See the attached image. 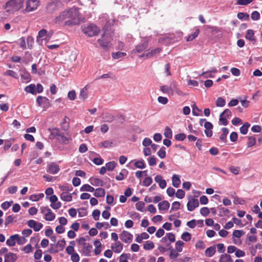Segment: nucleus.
<instances>
[{
	"instance_id": "f257e3e1",
	"label": "nucleus",
	"mask_w": 262,
	"mask_h": 262,
	"mask_svg": "<svg viewBox=\"0 0 262 262\" xmlns=\"http://www.w3.org/2000/svg\"><path fill=\"white\" fill-rule=\"evenodd\" d=\"M55 23L64 22L66 26H74L78 25L80 22L78 9L73 7L61 12L54 19Z\"/></svg>"
},
{
	"instance_id": "f03ea898",
	"label": "nucleus",
	"mask_w": 262,
	"mask_h": 262,
	"mask_svg": "<svg viewBox=\"0 0 262 262\" xmlns=\"http://www.w3.org/2000/svg\"><path fill=\"white\" fill-rule=\"evenodd\" d=\"M24 3V0H10L6 3L4 8L7 12L13 13L21 9Z\"/></svg>"
},
{
	"instance_id": "7ed1b4c3",
	"label": "nucleus",
	"mask_w": 262,
	"mask_h": 262,
	"mask_svg": "<svg viewBox=\"0 0 262 262\" xmlns=\"http://www.w3.org/2000/svg\"><path fill=\"white\" fill-rule=\"evenodd\" d=\"M82 31L89 37L97 35L99 32V28L95 24H86L81 27Z\"/></svg>"
},
{
	"instance_id": "20e7f679",
	"label": "nucleus",
	"mask_w": 262,
	"mask_h": 262,
	"mask_svg": "<svg viewBox=\"0 0 262 262\" xmlns=\"http://www.w3.org/2000/svg\"><path fill=\"white\" fill-rule=\"evenodd\" d=\"M39 5L38 0H27L25 8L26 12H30L36 10Z\"/></svg>"
},
{
	"instance_id": "39448f33",
	"label": "nucleus",
	"mask_w": 262,
	"mask_h": 262,
	"mask_svg": "<svg viewBox=\"0 0 262 262\" xmlns=\"http://www.w3.org/2000/svg\"><path fill=\"white\" fill-rule=\"evenodd\" d=\"M133 236L128 231H123L120 234V239L124 243L129 244L133 241Z\"/></svg>"
},
{
	"instance_id": "423d86ee",
	"label": "nucleus",
	"mask_w": 262,
	"mask_h": 262,
	"mask_svg": "<svg viewBox=\"0 0 262 262\" xmlns=\"http://www.w3.org/2000/svg\"><path fill=\"white\" fill-rule=\"evenodd\" d=\"M60 170L59 166L55 163L52 162L48 164L47 171L52 174H55Z\"/></svg>"
},
{
	"instance_id": "0eeeda50",
	"label": "nucleus",
	"mask_w": 262,
	"mask_h": 262,
	"mask_svg": "<svg viewBox=\"0 0 262 262\" xmlns=\"http://www.w3.org/2000/svg\"><path fill=\"white\" fill-rule=\"evenodd\" d=\"M28 225L30 228H33L36 232L39 231L43 227V225L41 223L37 222L33 220H29L28 222Z\"/></svg>"
},
{
	"instance_id": "6e6552de",
	"label": "nucleus",
	"mask_w": 262,
	"mask_h": 262,
	"mask_svg": "<svg viewBox=\"0 0 262 262\" xmlns=\"http://www.w3.org/2000/svg\"><path fill=\"white\" fill-rule=\"evenodd\" d=\"M148 47V42L147 41H144L142 43H139L137 45L135 49L132 51V54L140 53L143 52L145 49Z\"/></svg>"
},
{
	"instance_id": "1a4fd4ad",
	"label": "nucleus",
	"mask_w": 262,
	"mask_h": 262,
	"mask_svg": "<svg viewBox=\"0 0 262 262\" xmlns=\"http://www.w3.org/2000/svg\"><path fill=\"white\" fill-rule=\"evenodd\" d=\"M169 86L171 92V95H172L174 93H176L180 96L183 94V92L178 87L176 81H172Z\"/></svg>"
},
{
	"instance_id": "9d476101",
	"label": "nucleus",
	"mask_w": 262,
	"mask_h": 262,
	"mask_svg": "<svg viewBox=\"0 0 262 262\" xmlns=\"http://www.w3.org/2000/svg\"><path fill=\"white\" fill-rule=\"evenodd\" d=\"M161 51V49L160 48H157L155 49L151 50V51L147 50L145 53L140 56V57H146V58H150L152 56H154L159 53H160Z\"/></svg>"
},
{
	"instance_id": "9b49d317",
	"label": "nucleus",
	"mask_w": 262,
	"mask_h": 262,
	"mask_svg": "<svg viewBox=\"0 0 262 262\" xmlns=\"http://www.w3.org/2000/svg\"><path fill=\"white\" fill-rule=\"evenodd\" d=\"M199 205L198 199L192 198L189 200L187 204L188 210L192 211L197 208Z\"/></svg>"
},
{
	"instance_id": "f8f14e48",
	"label": "nucleus",
	"mask_w": 262,
	"mask_h": 262,
	"mask_svg": "<svg viewBox=\"0 0 262 262\" xmlns=\"http://www.w3.org/2000/svg\"><path fill=\"white\" fill-rule=\"evenodd\" d=\"M17 259V255L12 252L7 253L4 255V262H15Z\"/></svg>"
},
{
	"instance_id": "ddd939ff",
	"label": "nucleus",
	"mask_w": 262,
	"mask_h": 262,
	"mask_svg": "<svg viewBox=\"0 0 262 262\" xmlns=\"http://www.w3.org/2000/svg\"><path fill=\"white\" fill-rule=\"evenodd\" d=\"M111 248L115 253H119L122 251L123 245L119 241L112 244Z\"/></svg>"
},
{
	"instance_id": "4468645a",
	"label": "nucleus",
	"mask_w": 262,
	"mask_h": 262,
	"mask_svg": "<svg viewBox=\"0 0 262 262\" xmlns=\"http://www.w3.org/2000/svg\"><path fill=\"white\" fill-rule=\"evenodd\" d=\"M90 86L88 84L86 85L83 88L80 92L79 95V98L82 100H84L88 97V90Z\"/></svg>"
},
{
	"instance_id": "2eb2a0df",
	"label": "nucleus",
	"mask_w": 262,
	"mask_h": 262,
	"mask_svg": "<svg viewBox=\"0 0 262 262\" xmlns=\"http://www.w3.org/2000/svg\"><path fill=\"white\" fill-rule=\"evenodd\" d=\"M36 102L39 106L42 105H48L49 104V100L46 97L38 96L36 99Z\"/></svg>"
},
{
	"instance_id": "dca6fc26",
	"label": "nucleus",
	"mask_w": 262,
	"mask_h": 262,
	"mask_svg": "<svg viewBox=\"0 0 262 262\" xmlns=\"http://www.w3.org/2000/svg\"><path fill=\"white\" fill-rule=\"evenodd\" d=\"M49 131L50 133V138H56L57 140L61 134L60 130L57 128H49Z\"/></svg>"
},
{
	"instance_id": "f3484780",
	"label": "nucleus",
	"mask_w": 262,
	"mask_h": 262,
	"mask_svg": "<svg viewBox=\"0 0 262 262\" xmlns=\"http://www.w3.org/2000/svg\"><path fill=\"white\" fill-rule=\"evenodd\" d=\"M92 246L89 243H86L83 246L82 252L85 256H89L92 249Z\"/></svg>"
},
{
	"instance_id": "a211bd4d",
	"label": "nucleus",
	"mask_w": 262,
	"mask_h": 262,
	"mask_svg": "<svg viewBox=\"0 0 262 262\" xmlns=\"http://www.w3.org/2000/svg\"><path fill=\"white\" fill-rule=\"evenodd\" d=\"M245 38L252 42H255L256 39L254 36V32L252 30L248 29L247 30L246 34L245 35Z\"/></svg>"
},
{
	"instance_id": "6ab92c4d",
	"label": "nucleus",
	"mask_w": 262,
	"mask_h": 262,
	"mask_svg": "<svg viewBox=\"0 0 262 262\" xmlns=\"http://www.w3.org/2000/svg\"><path fill=\"white\" fill-rule=\"evenodd\" d=\"M18 237V234H14L10 236V237L6 241V244L8 246H14L16 242V238Z\"/></svg>"
},
{
	"instance_id": "aec40b11",
	"label": "nucleus",
	"mask_w": 262,
	"mask_h": 262,
	"mask_svg": "<svg viewBox=\"0 0 262 262\" xmlns=\"http://www.w3.org/2000/svg\"><path fill=\"white\" fill-rule=\"evenodd\" d=\"M217 70L214 68H212L210 70L203 72L201 75L203 76L204 78H213L214 76L212 73L215 74L217 72Z\"/></svg>"
},
{
	"instance_id": "412c9836",
	"label": "nucleus",
	"mask_w": 262,
	"mask_h": 262,
	"mask_svg": "<svg viewBox=\"0 0 262 262\" xmlns=\"http://www.w3.org/2000/svg\"><path fill=\"white\" fill-rule=\"evenodd\" d=\"M172 185L176 188H178L181 184L180 177L179 175L174 174L172 177Z\"/></svg>"
},
{
	"instance_id": "4be33fe9",
	"label": "nucleus",
	"mask_w": 262,
	"mask_h": 262,
	"mask_svg": "<svg viewBox=\"0 0 262 262\" xmlns=\"http://www.w3.org/2000/svg\"><path fill=\"white\" fill-rule=\"evenodd\" d=\"M245 234V232L243 230H234L233 232V233H232V236H233V237H232V239H233V243L235 244H237V242H236V241L234 238V237H236V238H240L242 235H244Z\"/></svg>"
},
{
	"instance_id": "5701e85b",
	"label": "nucleus",
	"mask_w": 262,
	"mask_h": 262,
	"mask_svg": "<svg viewBox=\"0 0 262 262\" xmlns=\"http://www.w3.org/2000/svg\"><path fill=\"white\" fill-rule=\"evenodd\" d=\"M170 204L167 201H163L158 204V208L160 211L167 210L169 208Z\"/></svg>"
},
{
	"instance_id": "b1692460",
	"label": "nucleus",
	"mask_w": 262,
	"mask_h": 262,
	"mask_svg": "<svg viewBox=\"0 0 262 262\" xmlns=\"http://www.w3.org/2000/svg\"><path fill=\"white\" fill-rule=\"evenodd\" d=\"M72 139L71 138L67 137L62 134H60L59 137L57 139V141H58L59 143L66 145L68 144L70 141Z\"/></svg>"
},
{
	"instance_id": "393cba45",
	"label": "nucleus",
	"mask_w": 262,
	"mask_h": 262,
	"mask_svg": "<svg viewBox=\"0 0 262 262\" xmlns=\"http://www.w3.org/2000/svg\"><path fill=\"white\" fill-rule=\"evenodd\" d=\"M168 250L170 251L169 254V256L170 259L174 260L179 255V253L180 252H178L177 250L173 249L172 247H169Z\"/></svg>"
},
{
	"instance_id": "a878e982",
	"label": "nucleus",
	"mask_w": 262,
	"mask_h": 262,
	"mask_svg": "<svg viewBox=\"0 0 262 262\" xmlns=\"http://www.w3.org/2000/svg\"><path fill=\"white\" fill-rule=\"evenodd\" d=\"M60 199L66 202H70L72 200V196L71 193L68 192H63L61 193L60 196Z\"/></svg>"
},
{
	"instance_id": "bb28decb",
	"label": "nucleus",
	"mask_w": 262,
	"mask_h": 262,
	"mask_svg": "<svg viewBox=\"0 0 262 262\" xmlns=\"http://www.w3.org/2000/svg\"><path fill=\"white\" fill-rule=\"evenodd\" d=\"M36 85L34 84H31L25 88V91L26 92L28 93H30L33 95H36V91L35 90Z\"/></svg>"
},
{
	"instance_id": "cd10ccee",
	"label": "nucleus",
	"mask_w": 262,
	"mask_h": 262,
	"mask_svg": "<svg viewBox=\"0 0 262 262\" xmlns=\"http://www.w3.org/2000/svg\"><path fill=\"white\" fill-rule=\"evenodd\" d=\"M223 133L220 137V139L224 143H226L227 142V136L229 133V130L226 127H224L222 129Z\"/></svg>"
},
{
	"instance_id": "c85d7f7f",
	"label": "nucleus",
	"mask_w": 262,
	"mask_h": 262,
	"mask_svg": "<svg viewBox=\"0 0 262 262\" xmlns=\"http://www.w3.org/2000/svg\"><path fill=\"white\" fill-rule=\"evenodd\" d=\"M215 247L211 246L206 249L205 254L206 256L211 257L215 254Z\"/></svg>"
},
{
	"instance_id": "c756f323",
	"label": "nucleus",
	"mask_w": 262,
	"mask_h": 262,
	"mask_svg": "<svg viewBox=\"0 0 262 262\" xmlns=\"http://www.w3.org/2000/svg\"><path fill=\"white\" fill-rule=\"evenodd\" d=\"M97 41L99 43L100 46L104 49L106 48L108 46V42L105 38L104 34L102 36L101 38L98 39Z\"/></svg>"
},
{
	"instance_id": "7c9ffc66",
	"label": "nucleus",
	"mask_w": 262,
	"mask_h": 262,
	"mask_svg": "<svg viewBox=\"0 0 262 262\" xmlns=\"http://www.w3.org/2000/svg\"><path fill=\"white\" fill-rule=\"evenodd\" d=\"M94 195L97 198L103 197L105 195V190L102 188H97L94 190Z\"/></svg>"
},
{
	"instance_id": "2f4dec72",
	"label": "nucleus",
	"mask_w": 262,
	"mask_h": 262,
	"mask_svg": "<svg viewBox=\"0 0 262 262\" xmlns=\"http://www.w3.org/2000/svg\"><path fill=\"white\" fill-rule=\"evenodd\" d=\"M90 180L91 184L93 185L96 186H103V182L101 180H100L99 179L91 178L90 179Z\"/></svg>"
},
{
	"instance_id": "473e14b6",
	"label": "nucleus",
	"mask_w": 262,
	"mask_h": 262,
	"mask_svg": "<svg viewBox=\"0 0 262 262\" xmlns=\"http://www.w3.org/2000/svg\"><path fill=\"white\" fill-rule=\"evenodd\" d=\"M104 121L111 123L114 120V116L110 113L104 114L103 116Z\"/></svg>"
},
{
	"instance_id": "72a5a7b5",
	"label": "nucleus",
	"mask_w": 262,
	"mask_h": 262,
	"mask_svg": "<svg viewBox=\"0 0 262 262\" xmlns=\"http://www.w3.org/2000/svg\"><path fill=\"white\" fill-rule=\"evenodd\" d=\"M45 219L46 221H52L55 219V215L50 209L49 212L45 215Z\"/></svg>"
},
{
	"instance_id": "f704fd0d",
	"label": "nucleus",
	"mask_w": 262,
	"mask_h": 262,
	"mask_svg": "<svg viewBox=\"0 0 262 262\" xmlns=\"http://www.w3.org/2000/svg\"><path fill=\"white\" fill-rule=\"evenodd\" d=\"M219 261L220 262H232L231 256L227 254H222Z\"/></svg>"
},
{
	"instance_id": "c9c22d12",
	"label": "nucleus",
	"mask_w": 262,
	"mask_h": 262,
	"mask_svg": "<svg viewBox=\"0 0 262 262\" xmlns=\"http://www.w3.org/2000/svg\"><path fill=\"white\" fill-rule=\"evenodd\" d=\"M117 165V164L116 162L111 161L106 163L105 167L107 170L112 171L115 169Z\"/></svg>"
},
{
	"instance_id": "e433bc0d",
	"label": "nucleus",
	"mask_w": 262,
	"mask_h": 262,
	"mask_svg": "<svg viewBox=\"0 0 262 262\" xmlns=\"http://www.w3.org/2000/svg\"><path fill=\"white\" fill-rule=\"evenodd\" d=\"M250 124L248 123H245L243 126H242L240 128V132L243 135H246L247 134L248 131V128L250 127Z\"/></svg>"
},
{
	"instance_id": "4c0bfd02",
	"label": "nucleus",
	"mask_w": 262,
	"mask_h": 262,
	"mask_svg": "<svg viewBox=\"0 0 262 262\" xmlns=\"http://www.w3.org/2000/svg\"><path fill=\"white\" fill-rule=\"evenodd\" d=\"M95 189L89 184L83 185L80 188L81 191L93 192Z\"/></svg>"
},
{
	"instance_id": "58836bf2",
	"label": "nucleus",
	"mask_w": 262,
	"mask_h": 262,
	"mask_svg": "<svg viewBox=\"0 0 262 262\" xmlns=\"http://www.w3.org/2000/svg\"><path fill=\"white\" fill-rule=\"evenodd\" d=\"M164 135L166 138L168 139L172 138V131L168 126L165 127L164 129Z\"/></svg>"
},
{
	"instance_id": "ea45409f",
	"label": "nucleus",
	"mask_w": 262,
	"mask_h": 262,
	"mask_svg": "<svg viewBox=\"0 0 262 262\" xmlns=\"http://www.w3.org/2000/svg\"><path fill=\"white\" fill-rule=\"evenodd\" d=\"M154 244L152 242L150 241H147L145 242L144 244L143 245V248L146 250H149L154 249Z\"/></svg>"
},
{
	"instance_id": "a19ab883",
	"label": "nucleus",
	"mask_w": 262,
	"mask_h": 262,
	"mask_svg": "<svg viewBox=\"0 0 262 262\" xmlns=\"http://www.w3.org/2000/svg\"><path fill=\"white\" fill-rule=\"evenodd\" d=\"M130 254L129 253H122L119 256V262H129L128 259L129 258Z\"/></svg>"
},
{
	"instance_id": "79ce46f5",
	"label": "nucleus",
	"mask_w": 262,
	"mask_h": 262,
	"mask_svg": "<svg viewBox=\"0 0 262 262\" xmlns=\"http://www.w3.org/2000/svg\"><path fill=\"white\" fill-rule=\"evenodd\" d=\"M126 54L125 52H117L116 53H112V56L113 58L118 59L126 56Z\"/></svg>"
},
{
	"instance_id": "37998d69",
	"label": "nucleus",
	"mask_w": 262,
	"mask_h": 262,
	"mask_svg": "<svg viewBox=\"0 0 262 262\" xmlns=\"http://www.w3.org/2000/svg\"><path fill=\"white\" fill-rule=\"evenodd\" d=\"M184 245L183 242L181 241H178L175 244V250L178 252H181L183 250V247Z\"/></svg>"
},
{
	"instance_id": "c03bdc74",
	"label": "nucleus",
	"mask_w": 262,
	"mask_h": 262,
	"mask_svg": "<svg viewBox=\"0 0 262 262\" xmlns=\"http://www.w3.org/2000/svg\"><path fill=\"white\" fill-rule=\"evenodd\" d=\"M134 165L136 167L140 169H143L146 167V165L143 160L137 161Z\"/></svg>"
},
{
	"instance_id": "a18cd8bd",
	"label": "nucleus",
	"mask_w": 262,
	"mask_h": 262,
	"mask_svg": "<svg viewBox=\"0 0 262 262\" xmlns=\"http://www.w3.org/2000/svg\"><path fill=\"white\" fill-rule=\"evenodd\" d=\"M4 75L5 76H9L12 77L15 79L18 78V76H17V73L12 70H7L4 73Z\"/></svg>"
},
{
	"instance_id": "49530a36",
	"label": "nucleus",
	"mask_w": 262,
	"mask_h": 262,
	"mask_svg": "<svg viewBox=\"0 0 262 262\" xmlns=\"http://www.w3.org/2000/svg\"><path fill=\"white\" fill-rule=\"evenodd\" d=\"M225 100L222 97H219L215 102V104L217 107H223L225 105Z\"/></svg>"
},
{
	"instance_id": "de8ad7c7",
	"label": "nucleus",
	"mask_w": 262,
	"mask_h": 262,
	"mask_svg": "<svg viewBox=\"0 0 262 262\" xmlns=\"http://www.w3.org/2000/svg\"><path fill=\"white\" fill-rule=\"evenodd\" d=\"M199 34V30L197 29L195 30V31L193 33H192L191 35H189L187 37L186 40L187 41H190L193 40L198 36Z\"/></svg>"
},
{
	"instance_id": "09e8293b",
	"label": "nucleus",
	"mask_w": 262,
	"mask_h": 262,
	"mask_svg": "<svg viewBox=\"0 0 262 262\" xmlns=\"http://www.w3.org/2000/svg\"><path fill=\"white\" fill-rule=\"evenodd\" d=\"M237 17L239 19L248 20L249 18V15L244 12H239L237 13Z\"/></svg>"
},
{
	"instance_id": "8fccbe9b",
	"label": "nucleus",
	"mask_w": 262,
	"mask_h": 262,
	"mask_svg": "<svg viewBox=\"0 0 262 262\" xmlns=\"http://www.w3.org/2000/svg\"><path fill=\"white\" fill-rule=\"evenodd\" d=\"M95 226L97 229H101L103 227H104L105 229H107L109 227V224L107 222H97L96 223Z\"/></svg>"
},
{
	"instance_id": "3c124183",
	"label": "nucleus",
	"mask_w": 262,
	"mask_h": 262,
	"mask_svg": "<svg viewBox=\"0 0 262 262\" xmlns=\"http://www.w3.org/2000/svg\"><path fill=\"white\" fill-rule=\"evenodd\" d=\"M256 143V139L254 137L251 136L248 137V141L247 143L248 147H251L254 146Z\"/></svg>"
},
{
	"instance_id": "603ef678",
	"label": "nucleus",
	"mask_w": 262,
	"mask_h": 262,
	"mask_svg": "<svg viewBox=\"0 0 262 262\" xmlns=\"http://www.w3.org/2000/svg\"><path fill=\"white\" fill-rule=\"evenodd\" d=\"M44 196L43 193H39L38 194H32L30 196V200L33 201H37L39 199L42 198Z\"/></svg>"
},
{
	"instance_id": "864d4df0",
	"label": "nucleus",
	"mask_w": 262,
	"mask_h": 262,
	"mask_svg": "<svg viewBox=\"0 0 262 262\" xmlns=\"http://www.w3.org/2000/svg\"><path fill=\"white\" fill-rule=\"evenodd\" d=\"M158 156L161 159H164L166 157V151L164 147H162L157 152Z\"/></svg>"
},
{
	"instance_id": "5fc2aeb1",
	"label": "nucleus",
	"mask_w": 262,
	"mask_h": 262,
	"mask_svg": "<svg viewBox=\"0 0 262 262\" xmlns=\"http://www.w3.org/2000/svg\"><path fill=\"white\" fill-rule=\"evenodd\" d=\"M181 206V204L179 202H174L172 204V207L170 210V212H171L172 211H176L180 209Z\"/></svg>"
},
{
	"instance_id": "6e6d98bb",
	"label": "nucleus",
	"mask_w": 262,
	"mask_h": 262,
	"mask_svg": "<svg viewBox=\"0 0 262 262\" xmlns=\"http://www.w3.org/2000/svg\"><path fill=\"white\" fill-rule=\"evenodd\" d=\"M181 238L185 242L189 241L191 239V234L189 232H185L181 235Z\"/></svg>"
},
{
	"instance_id": "4d7b16f0",
	"label": "nucleus",
	"mask_w": 262,
	"mask_h": 262,
	"mask_svg": "<svg viewBox=\"0 0 262 262\" xmlns=\"http://www.w3.org/2000/svg\"><path fill=\"white\" fill-rule=\"evenodd\" d=\"M145 203L142 201H140L136 204V208L137 210L142 212L144 207Z\"/></svg>"
},
{
	"instance_id": "13d9d810",
	"label": "nucleus",
	"mask_w": 262,
	"mask_h": 262,
	"mask_svg": "<svg viewBox=\"0 0 262 262\" xmlns=\"http://www.w3.org/2000/svg\"><path fill=\"white\" fill-rule=\"evenodd\" d=\"M152 182V179L149 177H146L144 180L143 181V185L144 186H149Z\"/></svg>"
},
{
	"instance_id": "bf43d9fd",
	"label": "nucleus",
	"mask_w": 262,
	"mask_h": 262,
	"mask_svg": "<svg viewBox=\"0 0 262 262\" xmlns=\"http://www.w3.org/2000/svg\"><path fill=\"white\" fill-rule=\"evenodd\" d=\"M161 91L165 94H168L169 95H171V92L169 89V86L168 85H163L160 88Z\"/></svg>"
},
{
	"instance_id": "052dcab7",
	"label": "nucleus",
	"mask_w": 262,
	"mask_h": 262,
	"mask_svg": "<svg viewBox=\"0 0 262 262\" xmlns=\"http://www.w3.org/2000/svg\"><path fill=\"white\" fill-rule=\"evenodd\" d=\"M186 135L183 133H180V134H177L174 136L175 139L177 141H184L185 140V139L186 138Z\"/></svg>"
},
{
	"instance_id": "680f3d73",
	"label": "nucleus",
	"mask_w": 262,
	"mask_h": 262,
	"mask_svg": "<svg viewBox=\"0 0 262 262\" xmlns=\"http://www.w3.org/2000/svg\"><path fill=\"white\" fill-rule=\"evenodd\" d=\"M66 245V242L64 239H62L58 241L57 246L60 248V250H63Z\"/></svg>"
},
{
	"instance_id": "e2e57ef3",
	"label": "nucleus",
	"mask_w": 262,
	"mask_h": 262,
	"mask_svg": "<svg viewBox=\"0 0 262 262\" xmlns=\"http://www.w3.org/2000/svg\"><path fill=\"white\" fill-rule=\"evenodd\" d=\"M192 114L194 116H199V113L201 112V110H200L195 105V104H193L192 105Z\"/></svg>"
},
{
	"instance_id": "0e129e2a",
	"label": "nucleus",
	"mask_w": 262,
	"mask_h": 262,
	"mask_svg": "<svg viewBox=\"0 0 262 262\" xmlns=\"http://www.w3.org/2000/svg\"><path fill=\"white\" fill-rule=\"evenodd\" d=\"M100 215V211L98 209L94 210L92 212V216L95 221H98L99 219Z\"/></svg>"
},
{
	"instance_id": "69168bd1",
	"label": "nucleus",
	"mask_w": 262,
	"mask_h": 262,
	"mask_svg": "<svg viewBox=\"0 0 262 262\" xmlns=\"http://www.w3.org/2000/svg\"><path fill=\"white\" fill-rule=\"evenodd\" d=\"M251 17L253 20H257L260 18V14L256 11H253L251 15Z\"/></svg>"
},
{
	"instance_id": "338daca9",
	"label": "nucleus",
	"mask_w": 262,
	"mask_h": 262,
	"mask_svg": "<svg viewBox=\"0 0 262 262\" xmlns=\"http://www.w3.org/2000/svg\"><path fill=\"white\" fill-rule=\"evenodd\" d=\"M13 203V201H6L4 203H3L1 205V207L4 210H7L8 209L11 205V204Z\"/></svg>"
},
{
	"instance_id": "774afa93",
	"label": "nucleus",
	"mask_w": 262,
	"mask_h": 262,
	"mask_svg": "<svg viewBox=\"0 0 262 262\" xmlns=\"http://www.w3.org/2000/svg\"><path fill=\"white\" fill-rule=\"evenodd\" d=\"M220 216H223L227 215L229 212V210L224 207H221L220 208Z\"/></svg>"
}]
</instances>
